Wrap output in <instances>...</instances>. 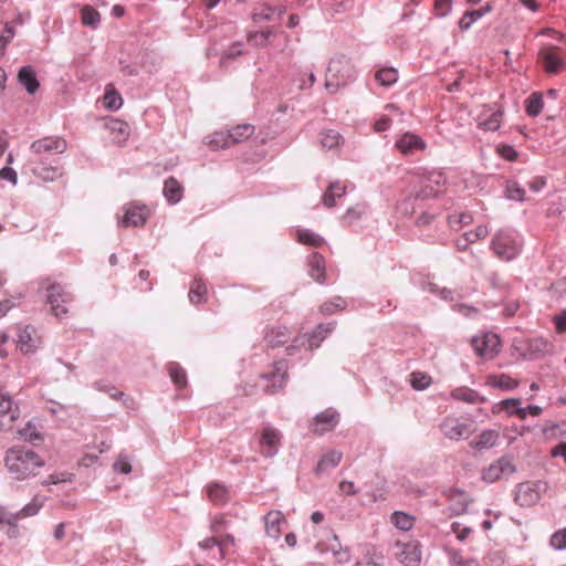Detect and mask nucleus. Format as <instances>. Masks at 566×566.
<instances>
[{"mask_svg":"<svg viewBox=\"0 0 566 566\" xmlns=\"http://www.w3.org/2000/svg\"><path fill=\"white\" fill-rule=\"evenodd\" d=\"M275 32L272 29H265L262 31L249 32L248 41L254 46L264 48L269 44L270 38L274 36Z\"/></svg>","mask_w":566,"mask_h":566,"instance_id":"43","label":"nucleus"},{"mask_svg":"<svg viewBox=\"0 0 566 566\" xmlns=\"http://www.w3.org/2000/svg\"><path fill=\"white\" fill-rule=\"evenodd\" d=\"M19 436L23 441L30 442L32 444H38L43 440L41 431L31 421H29L24 428L19 430Z\"/></svg>","mask_w":566,"mask_h":566,"instance_id":"39","label":"nucleus"},{"mask_svg":"<svg viewBox=\"0 0 566 566\" xmlns=\"http://www.w3.org/2000/svg\"><path fill=\"white\" fill-rule=\"evenodd\" d=\"M235 538L231 534H227L222 538L218 539V552L221 559L226 557L229 552V548L234 546Z\"/></svg>","mask_w":566,"mask_h":566,"instance_id":"59","label":"nucleus"},{"mask_svg":"<svg viewBox=\"0 0 566 566\" xmlns=\"http://www.w3.org/2000/svg\"><path fill=\"white\" fill-rule=\"evenodd\" d=\"M18 81L29 94H34L40 86L36 73L30 65H25L20 69L18 73Z\"/></svg>","mask_w":566,"mask_h":566,"instance_id":"25","label":"nucleus"},{"mask_svg":"<svg viewBox=\"0 0 566 566\" xmlns=\"http://www.w3.org/2000/svg\"><path fill=\"white\" fill-rule=\"evenodd\" d=\"M530 349L535 354H545L549 349V343L544 338H534L530 342Z\"/></svg>","mask_w":566,"mask_h":566,"instance_id":"62","label":"nucleus"},{"mask_svg":"<svg viewBox=\"0 0 566 566\" xmlns=\"http://www.w3.org/2000/svg\"><path fill=\"white\" fill-rule=\"evenodd\" d=\"M342 458H343L342 452H339L337 450L328 451L318 461V463L315 468V472L317 474L326 473L327 471L336 468L339 464Z\"/></svg>","mask_w":566,"mask_h":566,"instance_id":"29","label":"nucleus"},{"mask_svg":"<svg viewBox=\"0 0 566 566\" xmlns=\"http://www.w3.org/2000/svg\"><path fill=\"white\" fill-rule=\"evenodd\" d=\"M505 196L510 200L524 201L525 191L517 182H509L505 188Z\"/></svg>","mask_w":566,"mask_h":566,"instance_id":"54","label":"nucleus"},{"mask_svg":"<svg viewBox=\"0 0 566 566\" xmlns=\"http://www.w3.org/2000/svg\"><path fill=\"white\" fill-rule=\"evenodd\" d=\"M522 237L513 230H499L491 241L493 252L503 261L515 259L522 250Z\"/></svg>","mask_w":566,"mask_h":566,"instance_id":"5","label":"nucleus"},{"mask_svg":"<svg viewBox=\"0 0 566 566\" xmlns=\"http://www.w3.org/2000/svg\"><path fill=\"white\" fill-rule=\"evenodd\" d=\"M390 522L400 531H409L412 528L415 518L410 514L396 511L390 516Z\"/></svg>","mask_w":566,"mask_h":566,"instance_id":"42","label":"nucleus"},{"mask_svg":"<svg viewBox=\"0 0 566 566\" xmlns=\"http://www.w3.org/2000/svg\"><path fill=\"white\" fill-rule=\"evenodd\" d=\"M317 548L321 552H324V551L331 552L335 558V563L338 565L347 564L350 562V558H352L350 549L340 544L337 535H333L332 541L327 544L326 548H323L321 546V544L317 545Z\"/></svg>","mask_w":566,"mask_h":566,"instance_id":"20","label":"nucleus"},{"mask_svg":"<svg viewBox=\"0 0 566 566\" xmlns=\"http://www.w3.org/2000/svg\"><path fill=\"white\" fill-rule=\"evenodd\" d=\"M516 472L510 457H502L492 462L488 468L482 471V480L486 483H494L502 478H509Z\"/></svg>","mask_w":566,"mask_h":566,"instance_id":"10","label":"nucleus"},{"mask_svg":"<svg viewBox=\"0 0 566 566\" xmlns=\"http://www.w3.org/2000/svg\"><path fill=\"white\" fill-rule=\"evenodd\" d=\"M342 135L334 129H326L321 133V145L323 148L333 149L342 143Z\"/></svg>","mask_w":566,"mask_h":566,"instance_id":"48","label":"nucleus"},{"mask_svg":"<svg viewBox=\"0 0 566 566\" xmlns=\"http://www.w3.org/2000/svg\"><path fill=\"white\" fill-rule=\"evenodd\" d=\"M6 467L14 480H25L36 474L44 461L31 449L11 448L7 451Z\"/></svg>","mask_w":566,"mask_h":566,"instance_id":"2","label":"nucleus"},{"mask_svg":"<svg viewBox=\"0 0 566 566\" xmlns=\"http://www.w3.org/2000/svg\"><path fill=\"white\" fill-rule=\"evenodd\" d=\"M265 533L268 536L279 539L281 535V524L285 522L284 515L281 511H270L264 516Z\"/></svg>","mask_w":566,"mask_h":566,"instance_id":"24","label":"nucleus"},{"mask_svg":"<svg viewBox=\"0 0 566 566\" xmlns=\"http://www.w3.org/2000/svg\"><path fill=\"white\" fill-rule=\"evenodd\" d=\"M20 417L19 407L10 395L0 390V430H9Z\"/></svg>","mask_w":566,"mask_h":566,"instance_id":"13","label":"nucleus"},{"mask_svg":"<svg viewBox=\"0 0 566 566\" xmlns=\"http://www.w3.org/2000/svg\"><path fill=\"white\" fill-rule=\"evenodd\" d=\"M472 221L473 217L469 212H453L448 216L449 226L455 230L470 224Z\"/></svg>","mask_w":566,"mask_h":566,"instance_id":"50","label":"nucleus"},{"mask_svg":"<svg viewBox=\"0 0 566 566\" xmlns=\"http://www.w3.org/2000/svg\"><path fill=\"white\" fill-rule=\"evenodd\" d=\"M46 501V496L44 495H35L30 503L24 505L19 512L14 514L17 516V521L20 518L33 516L39 513L41 507L44 505Z\"/></svg>","mask_w":566,"mask_h":566,"instance_id":"34","label":"nucleus"},{"mask_svg":"<svg viewBox=\"0 0 566 566\" xmlns=\"http://www.w3.org/2000/svg\"><path fill=\"white\" fill-rule=\"evenodd\" d=\"M503 111L499 107L492 111L488 118L480 119L478 126L484 130L495 132L502 123Z\"/></svg>","mask_w":566,"mask_h":566,"instance_id":"37","label":"nucleus"},{"mask_svg":"<svg viewBox=\"0 0 566 566\" xmlns=\"http://www.w3.org/2000/svg\"><path fill=\"white\" fill-rule=\"evenodd\" d=\"M291 338V332L285 326L271 327L266 331L264 340L268 346L275 348L282 346Z\"/></svg>","mask_w":566,"mask_h":566,"instance_id":"23","label":"nucleus"},{"mask_svg":"<svg viewBox=\"0 0 566 566\" xmlns=\"http://www.w3.org/2000/svg\"><path fill=\"white\" fill-rule=\"evenodd\" d=\"M41 344L36 329L32 325L19 326L17 346L23 354L34 352Z\"/></svg>","mask_w":566,"mask_h":566,"instance_id":"15","label":"nucleus"},{"mask_svg":"<svg viewBox=\"0 0 566 566\" xmlns=\"http://www.w3.org/2000/svg\"><path fill=\"white\" fill-rule=\"evenodd\" d=\"M163 193L170 205H176L182 199L184 187L175 177H169L165 180Z\"/></svg>","mask_w":566,"mask_h":566,"instance_id":"26","label":"nucleus"},{"mask_svg":"<svg viewBox=\"0 0 566 566\" xmlns=\"http://www.w3.org/2000/svg\"><path fill=\"white\" fill-rule=\"evenodd\" d=\"M123 104L122 96L115 91H107L104 95V105L109 111H117Z\"/></svg>","mask_w":566,"mask_h":566,"instance_id":"55","label":"nucleus"},{"mask_svg":"<svg viewBox=\"0 0 566 566\" xmlns=\"http://www.w3.org/2000/svg\"><path fill=\"white\" fill-rule=\"evenodd\" d=\"M287 377L286 365L284 361H277L273 370L269 374H262L260 378L265 381L264 390L268 394H274L283 387Z\"/></svg>","mask_w":566,"mask_h":566,"instance_id":"14","label":"nucleus"},{"mask_svg":"<svg viewBox=\"0 0 566 566\" xmlns=\"http://www.w3.org/2000/svg\"><path fill=\"white\" fill-rule=\"evenodd\" d=\"M538 54L547 73L556 74L564 69V60L556 52L555 48H543Z\"/></svg>","mask_w":566,"mask_h":566,"instance_id":"19","label":"nucleus"},{"mask_svg":"<svg viewBox=\"0 0 566 566\" xmlns=\"http://www.w3.org/2000/svg\"><path fill=\"white\" fill-rule=\"evenodd\" d=\"M431 378L422 373L416 371L411 374V386L417 390H423L430 386Z\"/></svg>","mask_w":566,"mask_h":566,"instance_id":"57","label":"nucleus"},{"mask_svg":"<svg viewBox=\"0 0 566 566\" xmlns=\"http://www.w3.org/2000/svg\"><path fill=\"white\" fill-rule=\"evenodd\" d=\"M545 490L546 484L542 481L522 482L516 485L514 500L521 506H532L541 500Z\"/></svg>","mask_w":566,"mask_h":566,"instance_id":"7","label":"nucleus"},{"mask_svg":"<svg viewBox=\"0 0 566 566\" xmlns=\"http://www.w3.org/2000/svg\"><path fill=\"white\" fill-rule=\"evenodd\" d=\"M365 212V206L357 205L356 207L348 208L345 212L343 219L348 223H353L355 220L359 219L360 216Z\"/></svg>","mask_w":566,"mask_h":566,"instance_id":"63","label":"nucleus"},{"mask_svg":"<svg viewBox=\"0 0 566 566\" xmlns=\"http://www.w3.org/2000/svg\"><path fill=\"white\" fill-rule=\"evenodd\" d=\"M254 126L250 124H242L233 127L229 133L232 143H241L254 134Z\"/></svg>","mask_w":566,"mask_h":566,"instance_id":"46","label":"nucleus"},{"mask_svg":"<svg viewBox=\"0 0 566 566\" xmlns=\"http://www.w3.org/2000/svg\"><path fill=\"white\" fill-rule=\"evenodd\" d=\"M285 13L284 8H273L269 6H262L259 9H255L252 14V20L255 23H260L263 21H272L274 17L277 15V19H281Z\"/></svg>","mask_w":566,"mask_h":566,"instance_id":"32","label":"nucleus"},{"mask_svg":"<svg viewBox=\"0 0 566 566\" xmlns=\"http://www.w3.org/2000/svg\"><path fill=\"white\" fill-rule=\"evenodd\" d=\"M549 544L557 551H563L566 548V528L555 532L551 536Z\"/></svg>","mask_w":566,"mask_h":566,"instance_id":"60","label":"nucleus"},{"mask_svg":"<svg viewBox=\"0 0 566 566\" xmlns=\"http://www.w3.org/2000/svg\"><path fill=\"white\" fill-rule=\"evenodd\" d=\"M543 106V96L539 93H532L525 101V109L531 117L538 116Z\"/></svg>","mask_w":566,"mask_h":566,"instance_id":"44","label":"nucleus"},{"mask_svg":"<svg viewBox=\"0 0 566 566\" xmlns=\"http://www.w3.org/2000/svg\"><path fill=\"white\" fill-rule=\"evenodd\" d=\"M347 306V302L345 298L340 296H335L331 301L325 302L321 305V312L325 315H329L335 313L336 311H342Z\"/></svg>","mask_w":566,"mask_h":566,"instance_id":"52","label":"nucleus"},{"mask_svg":"<svg viewBox=\"0 0 566 566\" xmlns=\"http://www.w3.org/2000/svg\"><path fill=\"white\" fill-rule=\"evenodd\" d=\"M67 148L66 140L57 136H48L34 140L31 146V153L35 156L32 160L33 172L46 181H52L61 176V171L57 167L45 166L48 155H60L63 154Z\"/></svg>","mask_w":566,"mask_h":566,"instance_id":"1","label":"nucleus"},{"mask_svg":"<svg viewBox=\"0 0 566 566\" xmlns=\"http://www.w3.org/2000/svg\"><path fill=\"white\" fill-rule=\"evenodd\" d=\"M296 234L297 241L302 244L321 247L324 243L323 237L308 229H300L296 231Z\"/></svg>","mask_w":566,"mask_h":566,"instance_id":"45","label":"nucleus"},{"mask_svg":"<svg viewBox=\"0 0 566 566\" xmlns=\"http://www.w3.org/2000/svg\"><path fill=\"white\" fill-rule=\"evenodd\" d=\"M15 35L14 27L11 22L3 23L0 30V57L6 53L7 45L13 40Z\"/></svg>","mask_w":566,"mask_h":566,"instance_id":"49","label":"nucleus"},{"mask_svg":"<svg viewBox=\"0 0 566 566\" xmlns=\"http://www.w3.org/2000/svg\"><path fill=\"white\" fill-rule=\"evenodd\" d=\"M502 407L509 415L517 416L522 420L526 418V408L522 407L521 400L517 398L503 400Z\"/></svg>","mask_w":566,"mask_h":566,"instance_id":"47","label":"nucleus"},{"mask_svg":"<svg viewBox=\"0 0 566 566\" xmlns=\"http://www.w3.org/2000/svg\"><path fill=\"white\" fill-rule=\"evenodd\" d=\"M484 15L483 10L467 11L459 21V28L462 31H467L471 25Z\"/></svg>","mask_w":566,"mask_h":566,"instance_id":"53","label":"nucleus"},{"mask_svg":"<svg viewBox=\"0 0 566 566\" xmlns=\"http://www.w3.org/2000/svg\"><path fill=\"white\" fill-rule=\"evenodd\" d=\"M485 385L502 391H512L518 387L520 381L507 374H491L486 377Z\"/></svg>","mask_w":566,"mask_h":566,"instance_id":"22","label":"nucleus"},{"mask_svg":"<svg viewBox=\"0 0 566 566\" xmlns=\"http://www.w3.org/2000/svg\"><path fill=\"white\" fill-rule=\"evenodd\" d=\"M397 559L406 566H418L421 559V552L417 542H397Z\"/></svg>","mask_w":566,"mask_h":566,"instance_id":"16","label":"nucleus"},{"mask_svg":"<svg viewBox=\"0 0 566 566\" xmlns=\"http://www.w3.org/2000/svg\"><path fill=\"white\" fill-rule=\"evenodd\" d=\"M395 146L403 155H413L417 151L424 150L427 143L420 136L407 132L396 140Z\"/></svg>","mask_w":566,"mask_h":566,"instance_id":"18","label":"nucleus"},{"mask_svg":"<svg viewBox=\"0 0 566 566\" xmlns=\"http://www.w3.org/2000/svg\"><path fill=\"white\" fill-rule=\"evenodd\" d=\"M82 23L92 29H96L101 23L99 12L91 6H84L81 10Z\"/></svg>","mask_w":566,"mask_h":566,"instance_id":"41","label":"nucleus"},{"mask_svg":"<svg viewBox=\"0 0 566 566\" xmlns=\"http://www.w3.org/2000/svg\"><path fill=\"white\" fill-rule=\"evenodd\" d=\"M450 396L455 400L471 405L485 402V398L482 395H480L476 390L465 386L454 388Z\"/></svg>","mask_w":566,"mask_h":566,"instance_id":"27","label":"nucleus"},{"mask_svg":"<svg viewBox=\"0 0 566 566\" xmlns=\"http://www.w3.org/2000/svg\"><path fill=\"white\" fill-rule=\"evenodd\" d=\"M282 433L271 424L262 428L259 436V452L265 458L274 457L281 447Z\"/></svg>","mask_w":566,"mask_h":566,"instance_id":"9","label":"nucleus"},{"mask_svg":"<svg viewBox=\"0 0 566 566\" xmlns=\"http://www.w3.org/2000/svg\"><path fill=\"white\" fill-rule=\"evenodd\" d=\"M376 80L382 86H390L398 80V72L394 67L381 69L376 73Z\"/></svg>","mask_w":566,"mask_h":566,"instance_id":"51","label":"nucleus"},{"mask_svg":"<svg viewBox=\"0 0 566 566\" xmlns=\"http://www.w3.org/2000/svg\"><path fill=\"white\" fill-rule=\"evenodd\" d=\"M46 303L51 312L57 318H62L69 312L67 305L72 303L73 295L59 283H51L46 286Z\"/></svg>","mask_w":566,"mask_h":566,"instance_id":"6","label":"nucleus"},{"mask_svg":"<svg viewBox=\"0 0 566 566\" xmlns=\"http://www.w3.org/2000/svg\"><path fill=\"white\" fill-rule=\"evenodd\" d=\"M355 78L356 70L350 60L345 55H337L329 61L325 87L334 94L340 87L348 85Z\"/></svg>","mask_w":566,"mask_h":566,"instance_id":"4","label":"nucleus"},{"mask_svg":"<svg viewBox=\"0 0 566 566\" xmlns=\"http://www.w3.org/2000/svg\"><path fill=\"white\" fill-rule=\"evenodd\" d=\"M308 274L317 283L323 284L326 282L325 277V259L317 252L312 253L307 258Z\"/></svg>","mask_w":566,"mask_h":566,"instance_id":"21","label":"nucleus"},{"mask_svg":"<svg viewBox=\"0 0 566 566\" xmlns=\"http://www.w3.org/2000/svg\"><path fill=\"white\" fill-rule=\"evenodd\" d=\"M452 502L451 510L454 514L460 515L468 510L471 499L463 491L457 490L450 494Z\"/></svg>","mask_w":566,"mask_h":566,"instance_id":"35","label":"nucleus"},{"mask_svg":"<svg viewBox=\"0 0 566 566\" xmlns=\"http://www.w3.org/2000/svg\"><path fill=\"white\" fill-rule=\"evenodd\" d=\"M441 433L449 440L460 441L467 439L472 433V428L469 423L461 421L457 417H446L439 424Z\"/></svg>","mask_w":566,"mask_h":566,"instance_id":"11","label":"nucleus"},{"mask_svg":"<svg viewBox=\"0 0 566 566\" xmlns=\"http://www.w3.org/2000/svg\"><path fill=\"white\" fill-rule=\"evenodd\" d=\"M207 286L203 280L195 279L189 291V301L192 304H199L206 301Z\"/></svg>","mask_w":566,"mask_h":566,"instance_id":"36","label":"nucleus"},{"mask_svg":"<svg viewBox=\"0 0 566 566\" xmlns=\"http://www.w3.org/2000/svg\"><path fill=\"white\" fill-rule=\"evenodd\" d=\"M355 566H384V556L375 547H368L364 557Z\"/></svg>","mask_w":566,"mask_h":566,"instance_id":"38","label":"nucleus"},{"mask_svg":"<svg viewBox=\"0 0 566 566\" xmlns=\"http://www.w3.org/2000/svg\"><path fill=\"white\" fill-rule=\"evenodd\" d=\"M346 193V185L340 181L331 182L323 195V203L327 208L336 205V199L342 198Z\"/></svg>","mask_w":566,"mask_h":566,"instance_id":"30","label":"nucleus"},{"mask_svg":"<svg viewBox=\"0 0 566 566\" xmlns=\"http://www.w3.org/2000/svg\"><path fill=\"white\" fill-rule=\"evenodd\" d=\"M420 197H416V190L405 198L399 205L398 209L403 214H412L416 211L415 201Z\"/></svg>","mask_w":566,"mask_h":566,"instance_id":"58","label":"nucleus"},{"mask_svg":"<svg viewBox=\"0 0 566 566\" xmlns=\"http://www.w3.org/2000/svg\"><path fill=\"white\" fill-rule=\"evenodd\" d=\"M450 563L452 566H476L474 560H464L460 552L452 551L450 552Z\"/></svg>","mask_w":566,"mask_h":566,"instance_id":"64","label":"nucleus"},{"mask_svg":"<svg viewBox=\"0 0 566 566\" xmlns=\"http://www.w3.org/2000/svg\"><path fill=\"white\" fill-rule=\"evenodd\" d=\"M339 420V412L334 408H327L313 418L311 423L312 432L318 436L329 432L337 427Z\"/></svg>","mask_w":566,"mask_h":566,"instance_id":"12","label":"nucleus"},{"mask_svg":"<svg viewBox=\"0 0 566 566\" xmlns=\"http://www.w3.org/2000/svg\"><path fill=\"white\" fill-rule=\"evenodd\" d=\"M478 356L492 359L497 355L501 347L500 337L492 332H484L475 335L471 342Z\"/></svg>","mask_w":566,"mask_h":566,"instance_id":"8","label":"nucleus"},{"mask_svg":"<svg viewBox=\"0 0 566 566\" xmlns=\"http://www.w3.org/2000/svg\"><path fill=\"white\" fill-rule=\"evenodd\" d=\"M500 434L495 430H483L476 441L471 443L473 449L483 450L494 447L499 441Z\"/></svg>","mask_w":566,"mask_h":566,"instance_id":"33","label":"nucleus"},{"mask_svg":"<svg viewBox=\"0 0 566 566\" xmlns=\"http://www.w3.org/2000/svg\"><path fill=\"white\" fill-rule=\"evenodd\" d=\"M228 526V521L222 514H217L211 517L210 530L213 534H220Z\"/></svg>","mask_w":566,"mask_h":566,"instance_id":"61","label":"nucleus"},{"mask_svg":"<svg viewBox=\"0 0 566 566\" xmlns=\"http://www.w3.org/2000/svg\"><path fill=\"white\" fill-rule=\"evenodd\" d=\"M413 182L418 185L416 197L428 199L443 192L447 176L441 169L418 168L412 172Z\"/></svg>","mask_w":566,"mask_h":566,"instance_id":"3","label":"nucleus"},{"mask_svg":"<svg viewBox=\"0 0 566 566\" xmlns=\"http://www.w3.org/2000/svg\"><path fill=\"white\" fill-rule=\"evenodd\" d=\"M167 369H168V373H169V376H170L172 382L178 388H184L187 386L186 370L178 363H175V361L169 363L167 365Z\"/></svg>","mask_w":566,"mask_h":566,"instance_id":"40","label":"nucleus"},{"mask_svg":"<svg viewBox=\"0 0 566 566\" xmlns=\"http://www.w3.org/2000/svg\"><path fill=\"white\" fill-rule=\"evenodd\" d=\"M232 144L230 133H216L213 134L210 146L213 149L229 147Z\"/></svg>","mask_w":566,"mask_h":566,"instance_id":"56","label":"nucleus"},{"mask_svg":"<svg viewBox=\"0 0 566 566\" xmlns=\"http://www.w3.org/2000/svg\"><path fill=\"white\" fill-rule=\"evenodd\" d=\"M336 322L318 324L307 337L308 349L319 347L321 343L335 329Z\"/></svg>","mask_w":566,"mask_h":566,"instance_id":"28","label":"nucleus"},{"mask_svg":"<svg viewBox=\"0 0 566 566\" xmlns=\"http://www.w3.org/2000/svg\"><path fill=\"white\" fill-rule=\"evenodd\" d=\"M149 217V210L146 206L130 205L125 207V213L119 221L120 227H140L144 226Z\"/></svg>","mask_w":566,"mask_h":566,"instance_id":"17","label":"nucleus"},{"mask_svg":"<svg viewBox=\"0 0 566 566\" xmlns=\"http://www.w3.org/2000/svg\"><path fill=\"white\" fill-rule=\"evenodd\" d=\"M209 500L213 505L222 506L229 502L230 495L229 490L220 483H211L207 488Z\"/></svg>","mask_w":566,"mask_h":566,"instance_id":"31","label":"nucleus"}]
</instances>
